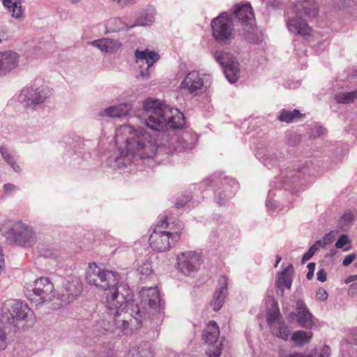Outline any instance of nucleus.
<instances>
[{"label":"nucleus","mask_w":357,"mask_h":357,"mask_svg":"<svg viewBox=\"0 0 357 357\" xmlns=\"http://www.w3.org/2000/svg\"><path fill=\"white\" fill-rule=\"evenodd\" d=\"M167 132V135L162 133L161 137L165 140L163 147L169 154L192 149L196 145L198 137L190 129Z\"/></svg>","instance_id":"nucleus-6"},{"label":"nucleus","mask_w":357,"mask_h":357,"mask_svg":"<svg viewBox=\"0 0 357 357\" xmlns=\"http://www.w3.org/2000/svg\"><path fill=\"white\" fill-rule=\"evenodd\" d=\"M183 230V225L179 220H160L150 235L149 245L155 252L167 251L180 240Z\"/></svg>","instance_id":"nucleus-4"},{"label":"nucleus","mask_w":357,"mask_h":357,"mask_svg":"<svg viewBox=\"0 0 357 357\" xmlns=\"http://www.w3.org/2000/svg\"><path fill=\"white\" fill-rule=\"evenodd\" d=\"M324 128L319 125H315L310 129V135L313 137H318L324 133Z\"/></svg>","instance_id":"nucleus-47"},{"label":"nucleus","mask_w":357,"mask_h":357,"mask_svg":"<svg viewBox=\"0 0 357 357\" xmlns=\"http://www.w3.org/2000/svg\"><path fill=\"white\" fill-rule=\"evenodd\" d=\"M356 256L355 254H350L345 257L343 259L342 265L344 266H347L350 265L356 259Z\"/></svg>","instance_id":"nucleus-51"},{"label":"nucleus","mask_w":357,"mask_h":357,"mask_svg":"<svg viewBox=\"0 0 357 357\" xmlns=\"http://www.w3.org/2000/svg\"><path fill=\"white\" fill-rule=\"evenodd\" d=\"M220 335L219 327L214 321H211L206 325L203 332V339L210 345L206 354L208 357H219L221 354L222 343H218Z\"/></svg>","instance_id":"nucleus-15"},{"label":"nucleus","mask_w":357,"mask_h":357,"mask_svg":"<svg viewBox=\"0 0 357 357\" xmlns=\"http://www.w3.org/2000/svg\"><path fill=\"white\" fill-rule=\"evenodd\" d=\"M356 344H357V340H356Z\"/></svg>","instance_id":"nucleus-64"},{"label":"nucleus","mask_w":357,"mask_h":357,"mask_svg":"<svg viewBox=\"0 0 357 357\" xmlns=\"http://www.w3.org/2000/svg\"><path fill=\"white\" fill-rule=\"evenodd\" d=\"M19 58V54L13 51L0 52V75H6L16 68Z\"/></svg>","instance_id":"nucleus-24"},{"label":"nucleus","mask_w":357,"mask_h":357,"mask_svg":"<svg viewBox=\"0 0 357 357\" xmlns=\"http://www.w3.org/2000/svg\"><path fill=\"white\" fill-rule=\"evenodd\" d=\"M285 22L288 31L293 35L301 36L304 38H308L312 35V29L300 15H288Z\"/></svg>","instance_id":"nucleus-19"},{"label":"nucleus","mask_w":357,"mask_h":357,"mask_svg":"<svg viewBox=\"0 0 357 357\" xmlns=\"http://www.w3.org/2000/svg\"><path fill=\"white\" fill-rule=\"evenodd\" d=\"M257 156L261 162L269 169L276 165L278 163V158L273 154H271L268 151L263 155L258 152L257 153Z\"/></svg>","instance_id":"nucleus-39"},{"label":"nucleus","mask_w":357,"mask_h":357,"mask_svg":"<svg viewBox=\"0 0 357 357\" xmlns=\"http://www.w3.org/2000/svg\"><path fill=\"white\" fill-rule=\"evenodd\" d=\"M316 297L318 300L324 301L328 298V293L324 288H319L316 293Z\"/></svg>","instance_id":"nucleus-48"},{"label":"nucleus","mask_w":357,"mask_h":357,"mask_svg":"<svg viewBox=\"0 0 357 357\" xmlns=\"http://www.w3.org/2000/svg\"><path fill=\"white\" fill-rule=\"evenodd\" d=\"M212 36L215 41L227 43L234 37L233 19L223 12L215 17L211 23Z\"/></svg>","instance_id":"nucleus-10"},{"label":"nucleus","mask_w":357,"mask_h":357,"mask_svg":"<svg viewBox=\"0 0 357 357\" xmlns=\"http://www.w3.org/2000/svg\"><path fill=\"white\" fill-rule=\"evenodd\" d=\"M155 10L153 8H148L142 10L135 22L130 25V27L135 26H149L153 24L155 22Z\"/></svg>","instance_id":"nucleus-30"},{"label":"nucleus","mask_w":357,"mask_h":357,"mask_svg":"<svg viewBox=\"0 0 357 357\" xmlns=\"http://www.w3.org/2000/svg\"><path fill=\"white\" fill-rule=\"evenodd\" d=\"M215 61L222 67L227 79L235 83L239 78V64L236 58L229 52L217 50L213 52Z\"/></svg>","instance_id":"nucleus-13"},{"label":"nucleus","mask_w":357,"mask_h":357,"mask_svg":"<svg viewBox=\"0 0 357 357\" xmlns=\"http://www.w3.org/2000/svg\"><path fill=\"white\" fill-rule=\"evenodd\" d=\"M105 295L112 324L102 320L98 324L100 328L112 333L119 330L124 335H129L142 327L145 313L134 302L132 293L127 284L121 283L109 289Z\"/></svg>","instance_id":"nucleus-2"},{"label":"nucleus","mask_w":357,"mask_h":357,"mask_svg":"<svg viewBox=\"0 0 357 357\" xmlns=\"http://www.w3.org/2000/svg\"><path fill=\"white\" fill-rule=\"evenodd\" d=\"M211 83V75L199 70H192L181 82L179 89L190 96H200L208 91Z\"/></svg>","instance_id":"nucleus-9"},{"label":"nucleus","mask_w":357,"mask_h":357,"mask_svg":"<svg viewBox=\"0 0 357 357\" xmlns=\"http://www.w3.org/2000/svg\"><path fill=\"white\" fill-rule=\"evenodd\" d=\"M294 315L295 313H291ZM296 319L299 326L306 329H312L315 325L317 319L309 311L305 302L303 300H298L296 302Z\"/></svg>","instance_id":"nucleus-21"},{"label":"nucleus","mask_w":357,"mask_h":357,"mask_svg":"<svg viewBox=\"0 0 357 357\" xmlns=\"http://www.w3.org/2000/svg\"><path fill=\"white\" fill-rule=\"evenodd\" d=\"M143 107L146 112L145 123L147 127L155 131L180 129L185 124V117L178 109L171 107L159 100L148 98Z\"/></svg>","instance_id":"nucleus-3"},{"label":"nucleus","mask_w":357,"mask_h":357,"mask_svg":"<svg viewBox=\"0 0 357 357\" xmlns=\"http://www.w3.org/2000/svg\"><path fill=\"white\" fill-rule=\"evenodd\" d=\"M89 44L98 48L102 53L109 54L117 53L122 47V43L118 39L102 38L89 42Z\"/></svg>","instance_id":"nucleus-23"},{"label":"nucleus","mask_w":357,"mask_h":357,"mask_svg":"<svg viewBox=\"0 0 357 357\" xmlns=\"http://www.w3.org/2000/svg\"><path fill=\"white\" fill-rule=\"evenodd\" d=\"M0 154L3 159L10 166V167L16 172H20L21 169L20 165L16 162L15 156L6 147H0Z\"/></svg>","instance_id":"nucleus-35"},{"label":"nucleus","mask_w":357,"mask_h":357,"mask_svg":"<svg viewBox=\"0 0 357 357\" xmlns=\"http://www.w3.org/2000/svg\"><path fill=\"white\" fill-rule=\"evenodd\" d=\"M307 172H308V168L307 167H303L297 169H289L282 172L279 178L284 185V188L288 189L289 185L294 184L298 179L304 176Z\"/></svg>","instance_id":"nucleus-27"},{"label":"nucleus","mask_w":357,"mask_h":357,"mask_svg":"<svg viewBox=\"0 0 357 357\" xmlns=\"http://www.w3.org/2000/svg\"><path fill=\"white\" fill-rule=\"evenodd\" d=\"M300 116H301V113L297 109H294L292 111L282 109V110H281L278 118L280 121L286 122V123H291L294 119L298 118Z\"/></svg>","instance_id":"nucleus-37"},{"label":"nucleus","mask_w":357,"mask_h":357,"mask_svg":"<svg viewBox=\"0 0 357 357\" xmlns=\"http://www.w3.org/2000/svg\"><path fill=\"white\" fill-rule=\"evenodd\" d=\"M281 259H282V258H281V257H280V256H279V255H277V256H276V261H275V265H274V266H275V267H277V266H278V264L280 262Z\"/></svg>","instance_id":"nucleus-60"},{"label":"nucleus","mask_w":357,"mask_h":357,"mask_svg":"<svg viewBox=\"0 0 357 357\" xmlns=\"http://www.w3.org/2000/svg\"><path fill=\"white\" fill-rule=\"evenodd\" d=\"M284 357H310V355H309V354L305 355V354H303L301 353L294 352L292 354H287Z\"/></svg>","instance_id":"nucleus-57"},{"label":"nucleus","mask_w":357,"mask_h":357,"mask_svg":"<svg viewBox=\"0 0 357 357\" xmlns=\"http://www.w3.org/2000/svg\"><path fill=\"white\" fill-rule=\"evenodd\" d=\"M3 6L11 13L12 17L21 20L23 12L20 0H3Z\"/></svg>","instance_id":"nucleus-33"},{"label":"nucleus","mask_w":357,"mask_h":357,"mask_svg":"<svg viewBox=\"0 0 357 357\" xmlns=\"http://www.w3.org/2000/svg\"><path fill=\"white\" fill-rule=\"evenodd\" d=\"M294 12L298 15H305L315 17L318 15V4L315 0H301L294 6Z\"/></svg>","instance_id":"nucleus-25"},{"label":"nucleus","mask_w":357,"mask_h":357,"mask_svg":"<svg viewBox=\"0 0 357 357\" xmlns=\"http://www.w3.org/2000/svg\"><path fill=\"white\" fill-rule=\"evenodd\" d=\"M124 357H153V354L150 344L142 342L139 344L131 346L126 351Z\"/></svg>","instance_id":"nucleus-29"},{"label":"nucleus","mask_w":357,"mask_h":357,"mask_svg":"<svg viewBox=\"0 0 357 357\" xmlns=\"http://www.w3.org/2000/svg\"><path fill=\"white\" fill-rule=\"evenodd\" d=\"M331 353V348L325 344L321 350L319 357H329Z\"/></svg>","instance_id":"nucleus-53"},{"label":"nucleus","mask_w":357,"mask_h":357,"mask_svg":"<svg viewBox=\"0 0 357 357\" xmlns=\"http://www.w3.org/2000/svg\"><path fill=\"white\" fill-rule=\"evenodd\" d=\"M66 289L69 296L72 298L77 296L82 290V285L80 280L77 277L71 278L66 284Z\"/></svg>","instance_id":"nucleus-34"},{"label":"nucleus","mask_w":357,"mask_h":357,"mask_svg":"<svg viewBox=\"0 0 357 357\" xmlns=\"http://www.w3.org/2000/svg\"><path fill=\"white\" fill-rule=\"evenodd\" d=\"M233 13L238 21L243 24L252 26V23L255 20V15L250 3L235 5Z\"/></svg>","instance_id":"nucleus-26"},{"label":"nucleus","mask_w":357,"mask_h":357,"mask_svg":"<svg viewBox=\"0 0 357 357\" xmlns=\"http://www.w3.org/2000/svg\"><path fill=\"white\" fill-rule=\"evenodd\" d=\"M291 268V266H287L280 272L278 276V279L275 282V286L282 291V294H283L284 287L289 289L291 287L292 278L290 274V270Z\"/></svg>","instance_id":"nucleus-32"},{"label":"nucleus","mask_w":357,"mask_h":357,"mask_svg":"<svg viewBox=\"0 0 357 357\" xmlns=\"http://www.w3.org/2000/svg\"><path fill=\"white\" fill-rule=\"evenodd\" d=\"M357 217V211H349L344 213L340 218L342 227H348L353 225L355 218Z\"/></svg>","instance_id":"nucleus-40"},{"label":"nucleus","mask_w":357,"mask_h":357,"mask_svg":"<svg viewBox=\"0 0 357 357\" xmlns=\"http://www.w3.org/2000/svg\"><path fill=\"white\" fill-rule=\"evenodd\" d=\"M132 105L130 102L121 103L105 108L98 112V116L103 117L119 118L128 114L132 109Z\"/></svg>","instance_id":"nucleus-28"},{"label":"nucleus","mask_w":357,"mask_h":357,"mask_svg":"<svg viewBox=\"0 0 357 357\" xmlns=\"http://www.w3.org/2000/svg\"><path fill=\"white\" fill-rule=\"evenodd\" d=\"M4 325L3 321L0 319V351L3 350L7 346V335Z\"/></svg>","instance_id":"nucleus-42"},{"label":"nucleus","mask_w":357,"mask_h":357,"mask_svg":"<svg viewBox=\"0 0 357 357\" xmlns=\"http://www.w3.org/2000/svg\"><path fill=\"white\" fill-rule=\"evenodd\" d=\"M337 234V231H331L328 234H326L323 238V246L331 244L335 239Z\"/></svg>","instance_id":"nucleus-45"},{"label":"nucleus","mask_w":357,"mask_h":357,"mask_svg":"<svg viewBox=\"0 0 357 357\" xmlns=\"http://www.w3.org/2000/svg\"><path fill=\"white\" fill-rule=\"evenodd\" d=\"M317 280L321 282H324L327 279L326 273L324 269H319L317 273Z\"/></svg>","instance_id":"nucleus-54"},{"label":"nucleus","mask_w":357,"mask_h":357,"mask_svg":"<svg viewBox=\"0 0 357 357\" xmlns=\"http://www.w3.org/2000/svg\"><path fill=\"white\" fill-rule=\"evenodd\" d=\"M357 280V274L356 275H349V277H347L345 280H344V282L346 284H349L350 282H354V281H356Z\"/></svg>","instance_id":"nucleus-59"},{"label":"nucleus","mask_w":357,"mask_h":357,"mask_svg":"<svg viewBox=\"0 0 357 357\" xmlns=\"http://www.w3.org/2000/svg\"><path fill=\"white\" fill-rule=\"evenodd\" d=\"M238 189V183L232 178L224 176L220 178V186L215 191V201L219 205H224L231 198Z\"/></svg>","instance_id":"nucleus-18"},{"label":"nucleus","mask_w":357,"mask_h":357,"mask_svg":"<svg viewBox=\"0 0 357 357\" xmlns=\"http://www.w3.org/2000/svg\"><path fill=\"white\" fill-rule=\"evenodd\" d=\"M190 197L188 195H184L180 200H178L175 205L176 208L183 207L187 203L190 202Z\"/></svg>","instance_id":"nucleus-50"},{"label":"nucleus","mask_w":357,"mask_h":357,"mask_svg":"<svg viewBox=\"0 0 357 357\" xmlns=\"http://www.w3.org/2000/svg\"><path fill=\"white\" fill-rule=\"evenodd\" d=\"M228 280L225 275L220 276L218 280L217 288L211 303L214 311H218L224 304L228 294Z\"/></svg>","instance_id":"nucleus-22"},{"label":"nucleus","mask_w":357,"mask_h":357,"mask_svg":"<svg viewBox=\"0 0 357 357\" xmlns=\"http://www.w3.org/2000/svg\"><path fill=\"white\" fill-rule=\"evenodd\" d=\"M317 250L311 246L307 252H305L302 257V263L304 264L305 261L310 260L313 255L315 254Z\"/></svg>","instance_id":"nucleus-49"},{"label":"nucleus","mask_w":357,"mask_h":357,"mask_svg":"<svg viewBox=\"0 0 357 357\" xmlns=\"http://www.w3.org/2000/svg\"><path fill=\"white\" fill-rule=\"evenodd\" d=\"M310 331H298L293 333L291 340L298 346H302L310 342L312 337Z\"/></svg>","instance_id":"nucleus-36"},{"label":"nucleus","mask_w":357,"mask_h":357,"mask_svg":"<svg viewBox=\"0 0 357 357\" xmlns=\"http://www.w3.org/2000/svg\"><path fill=\"white\" fill-rule=\"evenodd\" d=\"M202 264L201 253L195 250L180 252L176 256V269L185 276H192Z\"/></svg>","instance_id":"nucleus-11"},{"label":"nucleus","mask_w":357,"mask_h":357,"mask_svg":"<svg viewBox=\"0 0 357 357\" xmlns=\"http://www.w3.org/2000/svg\"><path fill=\"white\" fill-rule=\"evenodd\" d=\"M51 95L48 83L41 77H36L31 86L24 88L17 96V101L26 107L43 102Z\"/></svg>","instance_id":"nucleus-8"},{"label":"nucleus","mask_w":357,"mask_h":357,"mask_svg":"<svg viewBox=\"0 0 357 357\" xmlns=\"http://www.w3.org/2000/svg\"><path fill=\"white\" fill-rule=\"evenodd\" d=\"M141 305L149 312H159L161 308V298L157 287H144L139 291Z\"/></svg>","instance_id":"nucleus-17"},{"label":"nucleus","mask_w":357,"mask_h":357,"mask_svg":"<svg viewBox=\"0 0 357 357\" xmlns=\"http://www.w3.org/2000/svg\"><path fill=\"white\" fill-rule=\"evenodd\" d=\"M2 310L3 313L8 314V320L10 319L23 320L27 317L30 308L22 302L11 299L3 303Z\"/></svg>","instance_id":"nucleus-20"},{"label":"nucleus","mask_w":357,"mask_h":357,"mask_svg":"<svg viewBox=\"0 0 357 357\" xmlns=\"http://www.w3.org/2000/svg\"><path fill=\"white\" fill-rule=\"evenodd\" d=\"M135 56L136 62L139 65L141 77L147 79L150 76V68L159 60V54L156 52L148 49L137 50L135 52Z\"/></svg>","instance_id":"nucleus-16"},{"label":"nucleus","mask_w":357,"mask_h":357,"mask_svg":"<svg viewBox=\"0 0 357 357\" xmlns=\"http://www.w3.org/2000/svg\"><path fill=\"white\" fill-rule=\"evenodd\" d=\"M115 142L118 153L107 158V165L114 169L123 168L136 163L153 158L158 152L159 146L156 137L146 129L130 125H122L115 134Z\"/></svg>","instance_id":"nucleus-1"},{"label":"nucleus","mask_w":357,"mask_h":357,"mask_svg":"<svg viewBox=\"0 0 357 357\" xmlns=\"http://www.w3.org/2000/svg\"><path fill=\"white\" fill-rule=\"evenodd\" d=\"M113 3H117V4H120L122 1V0H110Z\"/></svg>","instance_id":"nucleus-62"},{"label":"nucleus","mask_w":357,"mask_h":357,"mask_svg":"<svg viewBox=\"0 0 357 357\" xmlns=\"http://www.w3.org/2000/svg\"><path fill=\"white\" fill-rule=\"evenodd\" d=\"M266 322L273 335L284 340H288L290 330L284 321L277 303L274 301L266 312Z\"/></svg>","instance_id":"nucleus-12"},{"label":"nucleus","mask_w":357,"mask_h":357,"mask_svg":"<svg viewBox=\"0 0 357 357\" xmlns=\"http://www.w3.org/2000/svg\"><path fill=\"white\" fill-rule=\"evenodd\" d=\"M335 98L338 103H351L357 99V89L351 92L337 93Z\"/></svg>","instance_id":"nucleus-38"},{"label":"nucleus","mask_w":357,"mask_h":357,"mask_svg":"<svg viewBox=\"0 0 357 357\" xmlns=\"http://www.w3.org/2000/svg\"><path fill=\"white\" fill-rule=\"evenodd\" d=\"M294 45H295V47H296V44ZM295 51L296 52V54L299 56H301L302 55L305 54V47L304 45H301V47H299V49H297L296 47H295Z\"/></svg>","instance_id":"nucleus-56"},{"label":"nucleus","mask_w":357,"mask_h":357,"mask_svg":"<svg viewBox=\"0 0 357 357\" xmlns=\"http://www.w3.org/2000/svg\"><path fill=\"white\" fill-rule=\"evenodd\" d=\"M349 294L351 295L357 294V283H352L349 288Z\"/></svg>","instance_id":"nucleus-55"},{"label":"nucleus","mask_w":357,"mask_h":357,"mask_svg":"<svg viewBox=\"0 0 357 357\" xmlns=\"http://www.w3.org/2000/svg\"><path fill=\"white\" fill-rule=\"evenodd\" d=\"M3 195L4 196H9V195H12L13 192L18 190V188L12 183H6V184L3 185Z\"/></svg>","instance_id":"nucleus-46"},{"label":"nucleus","mask_w":357,"mask_h":357,"mask_svg":"<svg viewBox=\"0 0 357 357\" xmlns=\"http://www.w3.org/2000/svg\"><path fill=\"white\" fill-rule=\"evenodd\" d=\"M91 143L90 141H86V143L84 144V146H88V144H89Z\"/></svg>","instance_id":"nucleus-63"},{"label":"nucleus","mask_w":357,"mask_h":357,"mask_svg":"<svg viewBox=\"0 0 357 357\" xmlns=\"http://www.w3.org/2000/svg\"><path fill=\"white\" fill-rule=\"evenodd\" d=\"M0 261H4V257H3V255L2 253V250H1V248H0Z\"/></svg>","instance_id":"nucleus-61"},{"label":"nucleus","mask_w":357,"mask_h":357,"mask_svg":"<svg viewBox=\"0 0 357 357\" xmlns=\"http://www.w3.org/2000/svg\"><path fill=\"white\" fill-rule=\"evenodd\" d=\"M86 279L89 284L106 293L109 289L119 284L120 276L116 271L102 269L96 264L91 263L86 272Z\"/></svg>","instance_id":"nucleus-7"},{"label":"nucleus","mask_w":357,"mask_h":357,"mask_svg":"<svg viewBox=\"0 0 357 357\" xmlns=\"http://www.w3.org/2000/svg\"><path fill=\"white\" fill-rule=\"evenodd\" d=\"M312 248L315 249L317 251L321 248V247H324L323 246V240L322 241H320V240H318L317 241L314 245H312Z\"/></svg>","instance_id":"nucleus-58"},{"label":"nucleus","mask_w":357,"mask_h":357,"mask_svg":"<svg viewBox=\"0 0 357 357\" xmlns=\"http://www.w3.org/2000/svg\"><path fill=\"white\" fill-rule=\"evenodd\" d=\"M3 236L10 244L22 247H31L36 241L32 227L21 220L9 221L3 231Z\"/></svg>","instance_id":"nucleus-5"},{"label":"nucleus","mask_w":357,"mask_h":357,"mask_svg":"<svg viewBox=\"0 0 357 357\" xmlns=\"http://www.w3.org/2000/svg\"><path fill=\"white\" fill-rule=\"evenodd\" d=\"M105 33H116L124 30H129L132 27H130V25L127 24L120 17H112L109 18L105 24Z\"/></svg>","instance_id":"nucleus-31"},{"label":"nucleus","mask_w":357,"mask_h":357,"mask_svg":"<svg viewBox=\"0 0 357 357\" xmlns=\"http://www.w3.org/2000/svg\"><path fill=\"white\" fill-rule=\"evenodd\" d=\"M54 285L47 278L35 280L31 292L26 293L27 298L36 305L52 301L54 298Z\"/></svg>","instance_id":"nucleus-14"},{"label":"nucleus","mask_w":357,"mask_h":357,"mask_svg":"<svg viewBox=\"0 0 357 357\" xmlns=\"http://www.w3.org/2000/svg\"><path fill=\"white\" fill-rule=\"evenodd\" d=\"M349 243L348 236L346 234H342L337 242L335 243V247L338 249H343L344 251H348L350 249V246L344 248L346 245Z\"/></svg>","instance_id":"nucleus-43"},{"label":"nucleus","mask_w":357,"mask_h":357,"mask_svg":"<svg viewBox=\"0 0 357 357\" xmlns=\"http://www.w3.org/2000/svg\"><path fill=\"white\" fill-rule=\"evenodd\" d=\"M273 195H274L273 193V191L272 190H269V192L268 193L267 199H266V208L269 211H274L278 208V204H277L276 202L273 200Z\"/></svg>","instance_id":"nucleus-44"},{"label":"nucleus","mask_w":357,"mask_h":357,"mask_svg":"<svg viewBox=\"0 0 357 357\" xmlns=\"http://www.w3.org/2000/svg\"><path fill=\"white\" fill-rule=\"evenodd\" d=\"M315 266H316V264L314 262H310L308 264V265H307L308 273H307V275H306V277L308 280H311L313 278Z\"/></svg>","instance_id":"nucleus-52"},{"label":"nucleus","mask_w":357,"mask_h":357,"mask_svg":"<svg viewBox=\"0 0 357 357\" xmlns=\"http://www.w3.org/2000/svg\"><path fill=\"white\" fill-rule=\"evenodd\" d=\"M137 271L142 277H147L152 273V267L149 261L143 262L137 268Z\"/></svg>","instance_id":"nucleus-41"}]
</instances>
